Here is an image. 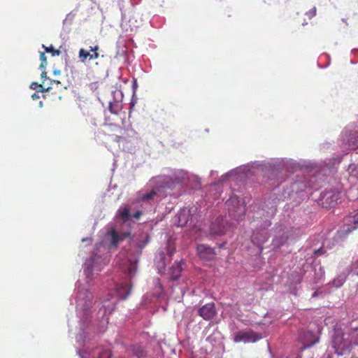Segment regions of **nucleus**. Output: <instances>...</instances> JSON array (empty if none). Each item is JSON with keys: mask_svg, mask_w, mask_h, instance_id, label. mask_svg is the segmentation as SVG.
<instances>
[{"mask_svg": "<svg viewBox=\"0 0 358 358\" xmlns=\"http://www.w3.org/2000/svg\"><path fill=\"white\" fill-rule=\"evenodd\" d=\"M332 346L338 355H343L350 351L352 342L344 338L343 332L337 331L333 337Z\"/></svg>", "mask_w": 358, "mask_h": 358, "instance_id": "obj_2", "label": "nucleus"}, {"mask_svg": "<svg viewBox=\"0 0 358 358\" xmlns=\"http://www.w3.org/2000/svg\"><path fill=\"white\" fill-rule=\"evenodd\" d=\"M268 236L267 234L265 231H262L261 234V237L258 236V234H252L251 239L252 242H253L255 245H261L266 243L267 241Z\"/></svg>", "mask_w": 358, "mask_h": 358, "instance_id": "obj_13", "label": "nucleus"}, {"mask_svg": "<svg viewBox=\"0 0 358 358\" xmlns=\"http://www.w3.org/2000/svg\"><path fill=\"white\" fill-rule=\"evenodd\" d=\"M357 178H358V176H357Z\"/></svg>", "mask_w": 358, "mask_h": 358, "instance_id": "obj_37", "label": "nucleus"}, {"mask_svg": "<svg viewBox=\"0 0 358 358\" xmlns=\"http://www.w3.org/2000/svg\"><path fill=\"white\" fill-rule=\"evenodd\" d=\"M128 353L136 357V358H144L145 357V351L140 345H134L128 349Z\"/></svg>", "mask_w": 358, "mask_h": 358, "instance_id": "obj_11", "label": "nucleus"}, {"mask_svg": "<svg viewBox=\"0 0 358 358\" xmlns=\"http://www.w3.org/2000/svg\"><path fill=\"white\" fill-rule=\"evenodd\" d=\"M39 57H41V69H43L47 65L45 55L43 52H41V55H39Z\"/></svg>", "mask_w": 358, "mask_h": 358, "instance_id": "obj_25", "label": "nucleus"}, {"mask_svg": "<svg viewBox=\"0 0 358 358\" xmlns=\"http://www.w3.org/2000/svg\"><path fill=\"white\" fill-rule=\"evenodd\" d=\"M262 338V336L258 335L252 330H242L235 334L234 341L236 343L238 342H256Z\"/></svg>", "mask_w": 358, "mask_h": 358, "instance_id": "obj_3", "label": "nucleus"}, {"mask_svg": "<svg viewBox=\"0 0 358 358\" xmlns=\"http://www.w3.org/2000/svg\"><path fill=\"white\" fill-rule=\"evenodd\" d=\"M89 55L90 52L83 48H81L80 51H78V57H80L82 62H85L87 57H89Z\"/></svg>", "mask_w": 358, "mask_h": 358, "instance_id": "obj_20", "label": "nucleus"}, {"mask_svg": "<svg viewBox=\"0 0 358 358\" xmlns=\"http://www.w3.org/2000/svg\"><path fill=\"white\" fill-rule=\"evenodd\" d=\"M117 216L121 217V219L126 221L131 217V213H129V208L127 206L121 208L117 210Z\"/></svg>", "mask_w": 358, "mask_h": 358, "instance_id": "obj_15", "label": "nucleus"}, {"mask_svg": "<svg viewBox=\"0 0 358 358\" xmlns=\"http://www.w3.org/2000/svg\"><path fill=\"white\" fill-rule=\"evenodd\" d=\"M43 48H45V52L52 54L53 57L58 56L61 53L60 50L54 48L52 45H50L49 47H45L43 45Z\"/></svg>", "mask_w": 358, "mask_h": 358, "instance_id": "obj_17", "label": "nucleus"}, {"mask_svg": "<svg viewBox=\"0 0 358 358\" xmlns=\"http://www.w3.org/2000/svg\"><path fill=\"white\" fill-rule=\"evenodd\" d=\"M199 315L206 320L213 319L215 316L216 310L213 303L204 305L198 310Z\"/></svg>", "mask_w": 358, "mask_h": 358, "instance_id": "obj_5", "label": "nucleus"}, {"mask_svg": "<svg viewBox=\"0 0 358 358\" xmlns=\"http://www.w3.org/2000/svg\"><path fill=\"white\" fill-rule=\"evenodd\" d=\"M156 195L155 190H152L148 193H145L143 194L140 199L141 201H149L150 199H152L153 196Z\"/></svg>", "mask_w": 358, "mask_h": 358, "instance_id": "obj_19", "label": "nucleus"}, {"mask_svg": "<svg viewBox=\"0 0 358 358\" xmlns=\"http://www.w3.org/2000/svg\"><path fill=\"white\" fill-rule=\"evenodd\" d=\"M325 252V250H324L322 248H320L317 250L315 251V255H323L324 253Z\"/></svg>", "mask_w": 358, "mask_h": 358, "instance_id": "obj_28", "label": "nucleus"}, {"mask_svg": "<svg viewBox=\"0 0 358 358\" xmlns=\"http://www.w3.org/2000/svg\"><path fill=\"white\" fill-rule=\"evenodd\" d=\"M31 88L36 90V92H49L50 87L43 88L41 85L37 84V83H32L31 85Z\"/></svg>", "mask_w": 358, "mask_h": 358, "instance_id": "obj_21", "label": "nucleus"}, {"mask_svg": "<svg viewBox=\"0 0 358 358\" xmlns=\"http://www.w3.org/2000/svg\"><path fill=\"white\" fill-rule=\"evenodd\" d=\"M31 98L34 100L38 99H39L38 92L36 91L34 93H33L32 95H31Z\"/></svg>", "mask_w": 358, "mask_h": 358, "instance_id": "obj_29", "label": "nucleus"}, {"mask_svg": "<svg viewBox=\"0 0 358 358\" xmlns=\"http://www.w3.org/2000/svg\"><path fill=\"white\" fill-rule=\"evenodd\" d=\"M99 358H111V353L108 350H103L99 353Z\"/></svg>", "mask_w": 358, "mask_h": 358, "instance_id": "obj_23", "label": "nucleus"}, {"mask_svg": "<svg viewBox=\"0 0 358 358\" xmlns=\"http://www.w3.org/2000/svg\"><path fill=\"white\" fill-rule=\"evenodd\" d=\"M136 269V264H130V266H129L128 269H127L128 275H129V276L134 275L135 273Z\"/></svg>", "mask_w": 358, "mask_h": 358, "instance_id": "obj_24", "label": "nucleus"}, {"mask_svg": "<svg viewBox=\"0 0 358 358\" xmlns=\"http://www.w3.org/2000/svg\"><path fill=\"white\" fill-rule=\"evenodd\" d=\"M275 211H276V208H274L273 213H275Z\"/></svg>", "mask_w": 358, "mask_h": 358, "instance_id": "obj_35", "label": "nucleus"}, {"mask_svg": "<svg viewBox=\"0 0 358 358\" xmlns=\"http://www.w3.org/2000/svg\"><path fill=\"white\" fill-rule=\"evenodd\" d=\"M182 269L180 262H175L170 268L171 280L173 281L178 280L180 278Z\"/></svg>", "mask_w": 358, "mask_h": 358, "instance_id": "obj_9", "label": "nucleus"}, {"mask_svg": "<svg viewBox=\"0 0 358 358\" xmlns=\"http://www.w3.org/2000/svg\"><path fill=\"white\" fill-rule=\"evenodd\" d=\"M169 254L170 256H172L173 254V250H169Z\"/></svg>", "mask_w": 358, "mask_h": 358, "instance_id": "obj_34", "label": "nucleus"}, {"mask_svg": "<svg viewBox=\"0 0 358 358\" xmlns=\"http://www.w3.org/2000/svg\"><path fill=\"white\" fill-rule=\"evenodd\" d=\"M189 217V210L187 209H183L180 210L179 213V216H178V226L179 227H185L187 225L188 222Z\"/></svg>", "mask_w": 358, "mask_h": 358, "instance_id": "obj_12", "label": "nucleus"}, {"mask_svg": "<svg viewBox=\"0 0 358 358\" xmlns=\"http://www.w3.org/2000/svg\"><path fill=\"white\" fill-rule=\"evenodd\" d=\"M142 215V213L141 210H137L136 213H135L134 215H133V217L136 219V220H138L141 216Z\"/></svg>", "mask_w": 358, "mask_h": 358, "instance_id": "obj_27", "label": "nucleus"}, {"mask_svg": "<svg viewBox=\"0 0 358 358\" xmlns=\"http://www.w3.org/2000/svg\"><path fill=\"white\" fill-rule=\"evenodd\" d=\"M227 231L226 224L222 217H218L210 225V232L216 236L224 235Z\"/></svg>", "mask_w": 358, "mask_h": 358, "instance_id": "obj_4", "label": "nucleus"}, {"mask_svg": "<svg viewBox=\"0 0 358 358\" xmlns=\"http://www.w3.org/2000/svg\"><path fill=\"white\" fill-rule=\"evenodd\" d=\"M318 336H317L315 334H313L311 331H306L304 333L303 338H301L302 343H303L304 348H311L313 344L318 342Z\"/></svg>", "mask_w": 358, "mask_h": 358, "instance_id": "obj_7", "label": "nucleus"}, {"mask_svg": "<svg viewBox=\"0 0 358 358\" xmlns=\"http://www.w3.org/2000/svg\"><path fill=\"white\" fill-rule=\"evenodd\" d=\"M85 273H87V275H88L90 273V268L87 267V268L85 269Z\"/></svg>", "mask_w": 358, "mask_h": 358, "instance_id": "obj_33", "label": "nucleus"}, {"mask_svg": "<svg viewBox=\"0 0 358 358\" xmlns=\"http://www.w3.org/2000/svg\"><path fill=\"white\" fill-rule=\"evenodd\" d=\"M350 145L354 146V149L358 148V133L355 134V136H351Z\"/></svg>", "mask_w": 358, "mask_h": 358, "instance_id": "obj_22", "label": "nucleus"}, {"mask_svg": "<svg viewBox=\"0 0 358 358\" xmlns=\"http://www.w3.org/2000/svg\"><path fill=\"white\" fill-rule=\"evenodd\" d=\"M306 15H307L308 18H312L315 16L316 15V8L313 7L310 9V10L306 13Z\"/></svg>", "mask_w": 358, "mask_h": 358, "instance_id": "obj_26", "label": "nucleus"}, {"mask_svg": "<svg viewBox=\"0 0 358 358\" xmlns=\"http://www.w3.org/2000/svg\"><path fill=\"white\" fill-rule=\"evenodd\" d=\"M41 78H46V72L45 71H43L42 73H41Z\"/></svg>", "mask_w": 358, "mask_h": 358, "instance_id": "obj_32", "label": "nucleus"}, {"mask_svg": "<svg viewBox=\"0 0 358 358\" xmlns=\"http://www.w3.org/2000/svg\"><path fill=\"white\" fill-rule=\"evenodd\" d=\"M228 213L236 220H241L244 215L245 208L244 203L237 196H231L226 201Z\"/></svg>", "mask_w": 358, "mask_h": 358, "instance_id": "obj_1", "label": "nucleus"}, {"mask_svg": "<svg viewBox=\"0 0 358 358\" xmlns=\"http://www.w3.org/2000/svg\"><path fill=\"white\" fill-rule=\"evenodd\" d=\"M355 265H357V267H355V273H357V275H358V260L357 262V263H355Z\"/></svg>", "mask_w": 358, "mask_h": 358, "instance_id": "obj_31", "label": "nucleus"}, {"mask_svg": "<svg viewBox=\"0 0 358 358\" xmlns=\"http://www.w3.org/2000/svg\"><path fill=\"white\" fill-rule=\"evenodd\" d=\"M121 139H122V137L120 136L115 135L113 136V140L117 141V143H120Z\"/></svg>", "mask_w": 358, "mask_h": 358, "instance_id": "obj_30", "label": "nucleus"}, {"mask_svg": "<svg viewBox=\"0 0 358 358\" xmlns=\"http://www.w3.org/2000/svg\"><path fill=\"white\" fill-rule=\"evenodd\" d=\"M131 292V286L127 283L117 285L116 293L121 299H126Z\"/></svg>", "mask_w": 358, "mask_h": 358, "instance_id": "obj_8", "label": "nucleus"}, {"mask_svg": "<svg viewBox=\"0 0 358 358\" xmlns=\"http://www.w3.org/2000/svg\"><path fill=\"white\" fill-rule=\"evenodd\" d=\"M348 222L354 224L353 227H352V229H356L358 227V209L357 211L354 213V215H352V217H350V220H348Z\"/></svg>", "mask_w": 358, "mask_h": 358, "instance_id": "obj_18", "label": "nucleus"}, {"mask_svg": "<svg viewBox=\"0 0 358 358\" xmlns=\"http://www.w3.org/2000/svg\"><path fill=\"white\" fill-rule=\"evenodd\" d=\"M287 236L283 233L280 236H276L273 240V245L277 248L282 247L287 242Z\"/></svg>", "mask_w": 358, "mask_h": 358, "instance_id": "obj_14", "label": "nucleus"}, {"mask_svg": "<svg viewBox=\"0 0 358 358\" xmlns=\"http://www.w3.org/2000/svg\"><path fill=\"white\" fill-rule=\"evenodd\" d=\"M110 243H112V245L116 246L118 243V242L122 241L123 239L129 237V233H123V234H118L116 232V231H110Z\"/></svg>", "mask_w": 358, "mask_h": 358, "instance_id": "obj_10", "label": "nucleus"}, {"mask_svg": "<svg viewBox=\"0 0 358 358\" xmlns=\"http://www.w3.org/2000/svg\"><path fill=\"white\" fill-rule=\"evenodd\" d=\"M355 169L358 170V164L357 165V167H355Z\"/></svg>", "mask_w": 358, "mask_h": 358, "instance_id": "obj_36", "label": "nucleus"}, {"mask_svg": "<svg viewBox=\"0 0 358 358\" xmlns=\"http://www.w3.org/2000/svg\"><path fill=\"white\" fill-rule=\"evenodd\" d=\"M197 252L199 257L206 261L213 260L215 256L213 249L205 245H198Z\"/></svg>", "mask_w": 358, "mask_h": 358, "instance_id": "obj_6", "label": "nucleus"}, {"mask_svg": "<svg viewBox=\"0 0 358 358\" xmlns=\"http://www.w3.org/2000/svg\"><path fill=\"white\" fill-rule=\"evenodd\" d=\"M99 45H95L94 47H90V51L92 52V54H90L89 59L94 60L99 58V54L97 51H99Z\"/></svg>", "mask_w": 358, "mask_h": 358, "instance_id": "obj_16", "label": "nucleus"}]
</instances>
